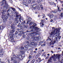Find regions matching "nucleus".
I'll use <instances>...</instances> for the list:
<instances>
[{
	"label": "nucleus",
	"mask_w": 63,
	"mask_h": 63,
	"mask_svg": "<svg viewBox=\"0 0 63 63\" xmlns=\"http://www.w3.org/2000/svg\"><path fill=\"white\" fill-rule=\"evenodd\" d=\"M13 7H10L9 8V10H7V12H8L9 11H10V10H11V9H12V8Z\"/></svg>",
	"instance_id": "obj_45"
},
{
	"label": "nucleus",
	"mask_w": 63,
	"mask_h": 63,
	"mask_svg": "<svg viewBox=\"0 0 63 63\" xmlns=\"http://www.w3.org/2000/svg\"><path fill=\"white\" fill-rule=\"evenodd\" d=\"M29 41H30V40H29L28 41H26V42L27 44H29Z\"/></svg>",
	"instance_id": "obj_43"
},
{
	"label": "nucleus",
	"mask_w": 63,
	"mask_h": 63,
	"mask_svg": "<svg viewBox=\"0 0 63 63\" xmlns=\"http://www.w3.org/2000/svg\"><path fill=\"white\" fill-rule=\"evenodd\" d=\"M10 36L9 37V40L12 43H15L16 41H14V35L13 34H10Z\"/></svg>",
	"instance_id": "obj_6"
},
{
	"label": "nucleus",
	"mask_w": 63,
	"mask_h": 63,
	"mask_svg": "<svg viewBox=\"0 0 63 63\" xmlns=\"http://www.w3.org/2000/svg\"><path fill=\"white\" fill-rule=\"evenodd\" d=\"M15 31L14 30H11L10 31L9 33H10V34H13V33H14V32H15Z\"/></svg>",
	"instance_id": "obj_18"
},
{
	"label": "nucleus",
	"mask_w": 63,
	"mask_h": 63,
	"mask_svg": "<svg viewBox=\"0 0 63 63\" xmlns=\"http://www.w3.org/2000/svg\"><path fill=\"white\" fill-rule=\"evenodd\" d=\"M17 26L18 27H20V29H23V27L21 26V25H20V23H19L17 25Z\"/></svg>",
	"instance_id": "obj_16"
},
{
	"label": "nucleus",
	"mask_w": 63,
	"mask_h": 63,
	"mask_svg": "<svg viewBox=\"0 0 63 63\" xmlns=\"http://www.w3.org/2000/svg\"><path fill=\"white\" fill-rule=\"evenodd\" d=\"M32 19V18H31L30 17L29 19L28 20V21L27 22V24H29L30 22V21Z\"/></svg>",
	"instance_id": "obj_17"
},
{
	"label": "nucleus",
	"mask_w": 63,
	"mask_h": 63,
	"mask_svg": "<svg viewBox=\"0 0 63 63\" xmlns=\"http://www.w3.org/2000/svg\"><path fill=\"white\" fill-rule=\"evenodd\" d=\"M39 43L40 45H41V44H42V42L41 41H40V42H39Z\"/></svg>",
	"instance_id": "obj_61"
},
{
	"label": "nucleus",
	"mask_w": 63,
	"mask_h": 63,
	"mask_svg": "<svg viewBox=\"0 0 63 63\" xmlns=\"http://www.w3.org/2000/svg\"><path fill=\"white\" fill-rule=\"evenodd\" d=\"M53 20L52 19L50 20V21L51 22H53Z\"/></svg>",
	"instance_id": "obj_59"
},
{
	"label": "nucleus",
	"mask_w": 63,
	"mask_h": 63,
	"mask_svg": "<svg viewBox=\"0 0 63 63\" xmlns=\"http://www.w3.org/2000/svg\"><path fill=\"white\" fill-rule=\"evenodd\" d=\"M2 19H0V23H2Z\"/></svg>",
	"instance_id": "obj_49"
},
{
	"label": "nucleus",
	"mask_w": 63,
	"mask_h": 63,
	"mask_svg": "<svg viewBox=\"0 0 63 63\" xmlns=\"http://www.w3.org/2000/svg\"><path fill=\"white\" fill-rule=\"evenodd\" d=\"M23 38H25V35H23L22 36Z\"/></svg>",
	"instance_id": "obj_62"
},
{
	"label": "nucleus",
	"mask_w": 63,
	"mask_h": 63,
	"mask_svg": "<svg viewBox=\"0 0 63 63\" xmlns=\"http://www.w3.org/2000/svg\"><path fill=\"white\" fill-rule=\"evenodd\" d=\"M23 19V17L21 16H20L19 19V20L20 21H21V20H22Z\"/></svg>",
	"instance_id": "obj_22"
},
{
	"label": "nucleus",
	"mask_w": 63,
	"mask_h": 63,
	"mask_svg": "<svg viewBox=\"0 0 63 63\" xmlns=\"http://www.w3.org/2000/svg\"><path fill=\"white\" fill-rule=\"evenodd\" d=\"M2 11L3 12H1L2 15L1 16V17L2 18H4L6 16V14L4 13H6L7 12V10L6 9L5 10H3Z\"/></svg>",
	"instance_id": "obj_8"
},
{
	"label": "nucleus",
	"mask_w": 63,
	"mask_h": 63,
	"mask_svg": "<svg viewBox=\"0 0 63 63\" xmlns=\"http://www.w3.org/2000/svg\"><path fill=\"white\" fill-rule=\"evenodd\" d=\"M13 56V57L15 59H16V55H12Z\"/></svg>",
	"instance_id": "obj_37"
},
{
	"label": "nucleus",
	"mask_w": 63,
	"mask_h": 63,
	"mask_svg": "<svg viewBox=\"0 0 63 63\" xmlns=\"http://www.w3.org/2000/svg\"><path fill=\"white\" fill-rule=\"evenodd\" d=\"M35 61V60L33 59L32 61V62H31V63H34Z\"/></svg>",
	"instance_id": "obj_33"
},
{
	"label": "nucleus",
	"mask_w": 63,
	"mask_h": 63,
	"mask_svg": "<svg viewBox=\"0 0 63 63\" xmlns=\"http://www.w3.org/2000/svg\"><path fill=\"white\" fill-rule=\"evenodd\" d=\"M39 5H40V8H41L42 9H43V6H43V5H42V4L41 5V4H40Z\"/></svg>",
	"instance_id": "obj_44"
},
{
	"label": "nucleus",
	"mask_w": 63,
	"mask_h": 63,
	"mask_svg": "<svg viewBox=\"0 0 63 63\" xmlns=\"http://www.w3.org/2000/svg\"><path fill=\"white\" fill-rule=\"evenodd\" d=\"M0 29L1 30H3L4 29V27L3 26H0Z\"/></svg>",
	"instance_id": "obj_30"
},
{
	"label": "nucleus",
	"mask_w": 63,
	"mask_h": 63,
	"mask_svg": "<svg viewBox=\"0 0 63 63\" xmlns=\"http://www.w3.org/2000/svg\"><path fill=\"white\" fill-rule=\"evenodd\" d=\"M20 52L21 54H24L25 52L23 51H21Z\"/></svg>",
	"instance_id": "obj_24"
},
{
	"label": "nucleus",
	"mask_w": 63,
	"mask_h": 63,
	"mask_svg": "<svg viewBox=\"0 0 63 63\" xmlns=\"http://www.w3.org/2000/svg\"><path fill=\"white\" fill-rule=\"evenodd\" d=\"M42 16H43L42 17V18H44L46 17V16H45V14H42Z\"/></svg>",
	"instance_id": "obj_28"
},
{
	"label": "nucleus",
	"mask_w": 63,
	"mask_h": 63,
	"mask_svg": "<svg viewBox=\"0 0 63 63\" xmlns=\"http://www.w3.org/2000/svg\"><path fill=\"white\" fill-rule=\"evenodd\" d=\"M23 23H24V24H25V23H26H26L25 22V21L24 20V22H23Z\"/></svg>",
	"instance_id": "obj_54"
},
{
	"label": "nucleus",
	"mask_w": 63,
	"mask_h": 63,
	"mask_svg": "<svg viewBox=\"0 0 63 63\" xmlns=\"http://www.w3.org/2000/svg\"><path fill=\"white\" fill-rule=\"evenodd\" d=\"M30 17H28V16H27V20H28Z\"/></svg>",
	"instance_id": "obj_48"
},
{
	"label": "nucleus",
	"mask_w": 63,
	"mask_h": 63,
	"mask_svg": "<svg viewBox=\"0 0 63 63\" xmlns=\"http://www.w3.org/2000/svg\"><path fill=\"white\" fill-rule=\"evenodd\" d=\"M36 36H35V38H33V41H34V42H36V41H37V38H36Z\"/></svg>",
	"instance_id": "obj_21"
},
{
	"label": "nucleus",
	"mask_w": 63,
	"mask_h": 63,
	"mask_svg": "<svg viewBox=\"0 0 63 63\" xmlns=\"http://www.w3.org/2000/svg\"><path fill=\"white\" fill-rule=\"evenodd\" d=\"M31 2V1L30 0H29V1H28V2L29 3H30Z\"/></svg>",
	"instance_id": "obj_55"
},
{
	"label": "nucleus",
	"mask_w": 63,
	"mask_h": 63,
	"mask_svg": "<svg viewBox=\"0 0 63 63\" xmlns=\"http://www.w3.org/2000/svg\"><path fill=\"white\" fill-rule=\"evenodd\" d=\"M30 45L33 46L34 47H36L37 46V44L36 43H34V42H30V44H28L27 45H25L23 48V49H24V50H27L29 47H30Z\"/></svg>",
	"instance_id": "obj_2"
},
{
	"label": "nucleus",
	"mask_w": 63,
	"mask_h": 63,
	"mask_svg": "<svg viewBox=\"0 0 63 63\" xmlns=\"http://www.w3.org/2000/svg\"><path fill=\"white\" fill-rule=\"evenodd\" d=\"M17 33H18V32H17L16 31L15 33V35H17Z\"/></svg>",
	"instance_id": "obj_51"
},
{
	"label": "nucleus",
	"mask_w": 63,
	"mask_h": 63,
	"mask_svg": "<svg viewBox=\"0 0 63 63\" xmlns=\"http://www.w3.org/2000/svg\"><path fill=\"white\" fill-rule=\"evenodd\" d=\"M55 32V29L54 30V31H53V32H51V33H50V36L49 37H51V36H52V35H53V34H54V33Z\"/></svg>",
	"instance_id": "obj_15"
},
{
	"label": "nucleus",
	"mask_w": 63,
	"mask_h": 63,
	"mask_svg": "<svg viewBox=\"0 0 63 63\" xmlns=\"http://www.w3.org/2000/svg\"><path fill=\"white\" fill-rule=\"evenodd\" d=\"M54 57L53 56H52L51 57H50V58L48 60V62H51L52 61H51V60H52V58H53Z\"/></svg>",
	"instance_id": "obj_14"
},
{
	"label": "nucleus",
	"mask_w": 63,
	"mask_h": 63,
	"mask_svg": "<svg viewBox=\"0 0 63 63\" xmlns=\"http://www.w3.org/2000/svg\"><path fill=\"white\" fill-rule=\"evenodd\" d=\"M30 28L31 29L32 28H33L34 29V28H32V26H31V27ZM40 28H38L37 27H35L34 28L35 30L34 29V31L35 30V31H36L37 32H40V31H41V29H40Z\"/></svg>",
	"instance_id": "obj_9"
},
{
	"label": "nucleus",
	"mask_w": 63,
	"mask_h": 63,
	"mask_svg": "<svg viewBox=\"0 0 63 63\" xmlns=\"http://www.w3.org/2000/svg\"><path fill=\"white\" fill-rule=\"evenodd\" d=\"M37 25H36V23H34L33 24V26H32V27L33 28H34L35 27V26Z\"/></svg>",
	"instance_id": "obj_29"
},
{
	"label": "nucleus",
	"mask_w": 63,
	"mask_h": 63,
	"mask_svg": "<svg viewBox=\"0 0 63 63\" xmlns=\"http://www.w3.org/2000/svg\"><path fill=\"white\" fill-rule=\"evenodd\" d=\"M12 10H13L14 12H15L16 11V9L15 8H12Z\"/></svg>",
	"instance_id": "obj_36"
},
{
	"label": "nucleus",
	"mask_w": 63,
	"mask_h": 63,
	"mask_svg": "<svg viewBox=\"0 0 63 63\" xmlns=\"http://www.w3.org/2000/svg\"><path fill=\"white\" fill-rule=\"evenodd\" d=\"M7 12L8 14H7V16H6V14H5L6 16L4 17V18L3 19V25L4 26H6L7 25L6 22L7 21V18H8V17L10 16V14L8 12Z\"/></svg>",
	"instance_id": "obj_3"
},
{
	"label": "nucleus",
	"mask_w": 63,
	"mask_h": 63,
	"mask_svg": "<svg viewBox=\"0 0 63 63\" xmlns=\"http://www.w3.org/2000/svg\"><path fill=\"white\" fill-rule=\"evenodd\" d=\"M18 36H22V34L21 33H19L18 34Z\"/></svg>",
	"instance_id": "obj_46"
},
{
	"label": "nucleus",
	"mask_w": 63,
	"mask_h": 63,
	"mask_svg": "<svg viewBox=\"0 0 63 63\" xmlns=\"http://www.w3.org/2000/svg\"><path fill=\"white\" fill-rule=\"evenodd\" d=\"M63 15V13H62L61 14V16H62Z\"/></svg>",
	"instance_id": "obj_57"
},
{
	"label": "nucleus",
	"mask_w": 63,
	"mask_h": 63,
	"mask_svg": "<svg viewBox=\"0 0 63 63\" xmlns=\"http://www.w3.org/2000/svg\"><path fill=\"white\" fill-rule=\"evenodd\" d=\"M29 59H30L32 58V56H31L30 55L29 57Z\"/></svg>",
	"instance_id": "obj_42"
},
{
	"label": "nucleus",
	"mask_w": 63,
	"mask_h": 63,
	"mask_svg": "<svg viewBox=\"0 0 63 63\" xmlns=\"http://www.w3.org/2000/svg\"><path fill=\"white\" fill-rule=\"evenodd\" d=\"M15 14H16V16L15 18L14 19V21H16V22L17 21H18V19L19 18V16H21V14H19V13H18V12H15Z\"/></svg>",
	"instance_id": "obj_4"
},
{
	"label": "nucleus",
	"mask_w": 63,
	"mask_h": 63,
	"mask_svg": "<svg viewBox=\"0 0 63 63\" xmlns=\"http://www.w3.org/2000/svg\"><path fill=\"white\" fill-rule=\"evenodd\" d=\"M3 50H4L3 48L1 49V50H0V53H2V52L3 53H4V51H3Z\"/></svg>",
	"instance_id": "obj_23"
},
{
	"label": "nucleus",
	"mask_w": 63,
	"mask_h": 63,
	"mask_svg": "<svg viewBox=\"0 0 63 63\" xmlns=\"http://www.w3.org/2000/svg\"><path fill=\"white\" fill-rule=\"evenodd\" d=\"M4 4L5 5L3 6L4 8H5L6 10L8 9L9 8V5L8 3V2L7 1V0L5 1L4 2Z\"/></svg>",
	"instance_id": "obj_7"
},
{
	"label": "nucleus",
	"mask_w": 63,
	"mask_h": 63,
	"mask_svg": "<svg viewBox=\"0 0 63 63\" xmlns=\"http://www.w3.org/2000/svg\"><path fill=\"white\" fill-rule=\"evenodd\" d=\"M54 7H56V3H54Z\"/></svg>",
	"instance_id": "obj_53"
},
{
	"label": "nucleus",
	"mask_w": 63,
	"mask_h": 63,
	"mask_svg": "<svg viewBox=\"0 0 63 63\" xmlns=\"http://www.w3.org/2000/svg\"><path fill=\"white\" fill-rule=\"evenodd\" d=\"M0 63H4V62H3L2 61H1L0 62Z\"/></svg>",
	"instance_id": "obj_63"
},
{
	"label": "nucleus",
	"mask_w": 63,
	"mask_h": 63,
	"mask_svg": "<svg viewBox=\"0 0 63 63\" xmlns=\"http://www.w3.org/2000/svg\"><path fill=\"white\" fill-rule=\"evenodd\" d=\"M40 23V24H42V25H40L41 26H44V23Z\"/></svg>",
	"instance_id": "obj_41"
},
{
	"label": "nucleus",
	"mask_w": 63,
	"mask_h": 63,
	"mask_svg": "<svg viewBox=\"0 0 63 63\" xmlns=\"http://www.w3.org/2000/svg\"><path fill=\"white\" fill-rule=\"evenodd\" d=\"M32 24H33V22H31L29 24V25H32Z\"/></svg>",
	"instance_id": "obj_50"
},
{
	"label": "nucleus",
	"mask_w": 63,
	"mask_h": 63,
	"mask_svg": "<svg viewBox=\"0 0 63 63\" xmlns=\"http://www.w3.org/2000/svg\"><path fill=\"white\" fill-rule=\"evenodd\" d=\"M30 52L31 53H32L33 52V50H32L30 51Z\"/></svg>",
	"instance_id": "obj_56"
},
{
	"label": "nucleus",
	"mask_w": 63,
	"mask_h": 63,
	"mask_svg": "<svg viewBox=\"0 0 63 63\" xmlns=\"http://www.w3.org/2000/svg\"><path fill=\"white\" fill-rule=\"evenodd\" d=\"M47 38L48 39H47V41H48L49 40H50V41H51V38H49V36Z\"/></svg>",
	"instance_id": "obj_31"
},
{
	"label": "nucleus",
	"mask_w": 63,
	"mask_h": 63,
	"mask_svg": "<svg viewBox=\"0 0 63 63\" xmlns=\"http://www.w3.org/2000/svg\"><path fill=\"white\" fill-rule=\"evenodd\" d=\"M59 1H60V2L61 3H62L63 2V1L61 0H59Z\"/></svg>",
	"instance_id": "obj_58"
},
{
	"label": "nucleus",
	"mask_w": 63,
	"mask_h": 63,
	"mask_svg": "<svg viewBox=\"0 0 63 63\" xmlns=\"http://www.w3.org/2000/svg\"><path fill=\"white\" fill-rule=\"evenodd\" d=\"M34 32L35 31L34 30V29L33 28L31 29L30 31H26V32H29L31 33L29 34V35L31 36L30 38L31 39H34V38H35V36L37 35V34Z\"/></svg>",
	"instance_id": "obj_1"
},
{
	"label": "nucleus",
	"mask_w": 63,
	"mask_h": 63,
	"mask_svg": "<svg viewBox=\"0 0 63 63\" xmlns=\"http://www.w3.org/2000/svg\"><path fill=\"white\" fill-rule=\"evenodd\" d=\"M17 31H18V32H20V31H21V29H19V28H17Z\"/></svg>",
	"instance_id": "obj_34"
},
{
	"label": "nucleus",
	"mask_w": 63,
	"mask_h": 63,
	"mask_svg": "<svg viewBox=\"0 0 63 63\" xmlns=\"http://www.w3.org/2000/svg\"><path fill=\"white\" fill-rule=\"evenodd\" d=\"M60 28H59L58 29H56V34H57L58 33H60Z\"/></svg>",
	"instance_id": "obj_12"
},
{
	"label": "nucleus",
	"mask_w": 63,
	"mask_h": 63,
	"mask_svg": "<svg viewBox=\"0 0 63 63\" xmlns=\"http://www.w3.org/2000/svg\"><path fill=\"white\" fill-rule=\"evenodd\" d=\"M39 54H37L36 55V58L37 59V58H38L39 57Z\"/></svg>",
	"instance_id": "obj_39"
},
{
	"label": "nucleus",
	"mask_w": 63,
	"mask_h": 63,
	"mask_svg": "<svg viewBox=\"0 0 63 63\" xmlns=\"http://www.w3.org/2000/svg\"><path fill=\"white\" fill-rule=\"evenodd\" d=\"M4 54L2 53H0V57H3V55Z\"/></svg>",
	"instance_id": "obj_32"
},
{
	"label": "nucleus",
	"mask_w": 63,
	"mask_h": 63,
	"mask_svg": "<svg viewBox=\"0 0 63 63\" xmlns=\"http://www.w3.org/2000/svg\"><path fill=\"white\" fill-rule=\"evenodd\" d=\"M37 2L38 3V4L39 5H41V3H41V1L40 0H38Z\"/></svg>",
	"instance_id": "obj_25"
},
{
	"label": "nucleus",
	"mask_w": 63,
	"mask_h": 63,
	"mask_svg": "<svg viewBox=\"0 0 63 63\" xmlns=\"http://www.w3.org/2000/svg\"><path fill=\"white\" fill-rule=\"evenodd\" d=\"M41 21L42 23H44L45 22V20H41Z\"/></svg>",
	"instance_id": "obj_40"
},
{
	"label": "nucleus",
	"mask_w": 63,
	"mask_h": 63,
	"mask_svg": "<svg viewBox=\"0 0 63 63\" xmlns=\"http://www.w3.org/2000/svg\"><path fill=\"white\" fill-rule=\"evenodd\" d=\"M30 39V37H28L27 38V40H29Z\"/></svg>",
	"instance_id": "obj_60"
},
{
	"label": "nucleus",
	"mask_w": 63,
	"mask_h": 63,
	"mask_svg": "<svg viewBox=\"0 0 63 63\" xmlns=\"http://www.w3.org/2000/svg\"><path fill=\"white\" fill-rule=\"evenodd\" d=\"M53 59L54 61H56V59L57 58H56L55 57H54V58Z\"/></svg>",
	"instance_id": "obj_35"
},
{
	"label": "nucleus",
	"mask_w": 63,
	"mask_h": 63,
	"mask_svg": "<svg viewBox=\"0 0 63 63\" xmlns=\"http://www.w3.org/2000/svg\"><path fill=\"white\" fill-rule=\"evenodd\" d=\"M32 3L33 4H35V1L34 0L33 1H32Z\"/></svg>",
	"instance_id": "obj_52"
},
{
	"label": "nucleus",
	"mask_w": 63,
	"mask_h": 63,
	"mask_svg": "<svg viewBox=\"0 0 63 63\" xmlns=\"http://www.w3.org/2000/svg\"><path fill=\"white\" fill-rule=\"evenodd\" d=\"M56 58H58V61L59 62H60L61 63H63V60L62 59H60V55L57 54L56 55Z\"/></svg>",
	"instance_id": "obj_5"
},
{
	"label": "nucleus",
	"mask_w": 63,
	"mask_h": 63,
	"mask_svg": "<svg viewBox=\"0 0 63 63\" xmlns=\"http://www.w3.org/2000/svg\"><path fill=\"white\" fill-rule=\"evenodd\" d=\"M58 10L59 12H61V10L60 9V8L59 7H58Z\"/></svg>",
	"instance_id": "obj_38"
},
{
	"label": "nucleus",
	"mask_w": 63,
	"mask_h": 63,
	"mask_svg": "<svg viewBox=\"0 0 63 63\" xmlns=\"http://www.w3.org/2000/svg\"><path fill=\"white\" fill-rule=\"evenodd\" d=\"M11 28L13 30H15V27H14V26H13V25H11Z\"/></svg>",
	"instance_id": "obj_19"
},
{
	"label": "nucleus",
	"mask_w": 63,
	"mask_h": 63,
	"mask_svg": "<svg viewBox=\"0 0 63 63\" xmlns=\"http://www.w3.org/2000/svg\"><path fill=\"white\" fill-rule=\"evenodd\" d=\"M52 42H53V40H52L50 42V46H51V43H52Z\"/></svg>",
	"instance_id": "obj_47"
},
{
	"label": "nucleus",
	"mask_w": 63,
	"mask_h": 63,
	"mask_svg": "<svg viewBox=\"0 0 63 63\" xmlns=\"http://www.w3.org/2000/svg\"><path fill=\"white\" fill-rule=\"evenodd\" d=\"M47 16L49 17L50 18H52L54 17V15L53 14L51 15L50 13H48L47 14Z\"/></svg>",
	"instance_id": "obj_10"
},
{
	"label": "nucleus",
	"mask_w": 63,
	"mask_h": 63,
	"mask_svg": "<svg viewBox=\"0 0 63 63\" xmlns=\"http://www.w3.org/2000/svg\"><path fill=\"white\" fill-rule=\"evenodd\" d=\"M19 10L21 12H22V11H23L20 8V9H19Z\"/></svg>",
	"instance_id": "obj_64"
},
{
	"label": "nucleus",
	"mask_w": 63,
	"mask_h": 63,
	"mask_svg": "<svg viewBox=\"0 0 63 63\" xmlns=\"http://www.w3.org/2000/svg\"><path fill=\"white\" fill-rule=\"evenodd\" d=\"M18 59H19L20 60H22L23 59V56L22 55H19L18 58Z\"/></svg>",
	"instance_id": "obj_13"
},
{
	"label": "nucleus",
	"mask_w": 63,
	"mask_h": 63,
	"mask_svg": "<svg viewBox=\"0 0 63 63\" xmlns=\"http://www.w3.org/2000/svg\"><path fill=\"white\" fill-rule=\"evenodd\" d=\"M49 4L51 5H54V2H51L49 3Z\"/></svg>",
	"instance_id": "obj_26"
},
{
	"label": "nucleus",
	"mask_w": 63,
	"mask_h": 63,
	"mask_svg": "<svg viewBox=\"0 0 63 63\" xmlns=\"http://www.w3.org/2000/svg\"><path fill=\"white\" fill-rule=\"evenodd\" d=\"M20 33H21V34H23V35H24V33H25L24 32H23L21 31L20 32Z\"/></svg>",
	"instance_id": "obj_27"
},
{
	"label": "nucleus",
	"mask_w": 63,
	"mask_h": 63,
	"mask_svg": "<svg viewBox=\"0 0 63 63\" xmlns=\"http://www.w3.org/2000/svg\"><path fill=\"white\" fill-rule=\"evenodd\" d=\"M58 11L57 10V9H56V10H55L54 11H51L50 12V13H52H52H57V12Z\"/></svg>",
	"instance_id": "obj_20"
},
{
	"label": "nucleus",
	"mask_w": 63,
	"mask_h": 63,
	"mask_svg": "<svg viewBox=\"0 0 63 63\" xmlns=\"http://www.w3.org/2000/svg\"><path fill=\"white\" fill-rule=\"evenodd\" d=\"M24 24V23H23V22L21 23V26H23L24 28H26V29L28 27V26L27 25H26L25 24Z\"/></svg>",
	"instance_id": "obj_11"
}]
</instances>
